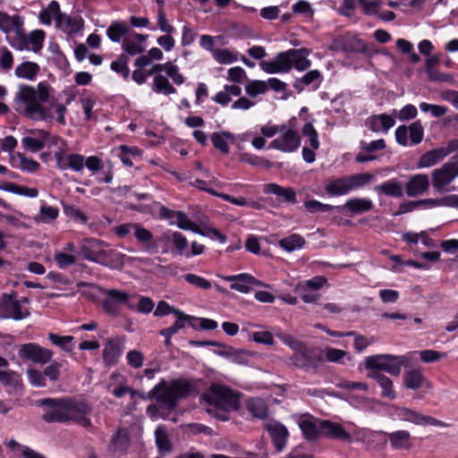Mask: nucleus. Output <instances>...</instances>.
<instances>
[{
  "label": "nucleus",
  "instance_id": "f257e3e1",
  "mask_svg": "<svg viewBox=\"0 0 458 458\" xmlns=\"http://www.w3.org/2000/svg\"><path fill=\"white\" fill-rule=\"evenodd\" d=\"M15 104L16 110L19 113L37 121L52 119V109L55 107V112L58 114L57 123L62 125L65 124V106L55 103V99L49 98L48 88L44 83H38L37 89L21 85L15 97Z\"/></svg>",
  "mask_w": 458,
  "mask_h": 458
},
{
  "label": "nucleus",
  "instance_id": "f03ea898",
  "mask_svg": "<svg viewBox=\"0 0 458 458\" xmlns=\"http://www.w3.org/2000/svg\"><path fill=\"white\" fill-rule=\"evenodd\" d=\"M194 391L193 385L183 378L166 382L162 379L155 386L148 394V398H155L166 411H174L179 399L188 397Z\"/></svg>",
  "mask_w": 458,
  "mask_h": 458
},
{
  "label": "nucleus",
  "instance_id": "7ed1b4c3",
  "mask_svg": "<svg viewBox=\"0 0 458 458\" xmlns=\"http://www.w3.org/2000/svg\"><path fill=\"white\" fill-rule=\"evenodd\" d=\"M374 175L369 173L354 174L348 176L335 179L325 187L329 196H342L361 188L370 182Z\"/></svg>",
  "mask_w": 458,
  "mask_h": 458
},
{
  "label": "nucleus",
  "instance_id": "20e7f679",
  "mask_svg": "<svg viewBox=\"0 0 458 458\" xmlns=\"http://www.w3.org/2000/svg\"><path fill=\"white\" fill-rule=\"evenodd\" d=\"M0 30L7 34L8 41L13 47L19 50L27 47L23 20L20 15L11 16L0 12Z\"/></svg>",
  "mask_w": 458,
  "mask_h": 458
},
{
  "label": "nucleus",
  "instance_id": "39448f33",
  "mask_svg": "<svg viewBox=\"0 0 458 458\" xmlns=\"http://www.w3.org/2000/svg\"><path fill=\"white\" fill-rule=\"evenodd\" d=\"M205 400L224 411H237L240 408V394L225 386L212 384L205 394Z\"/></svg>",
  "mask_w": 458,
  "mask_h": 458
},
{
  "label": "nucleus",
  "instance_id": "423d86ee",
  "mask_svg": "<svg viewBox=\"0 0 458 458\" xmlns=\"http://www.w3.org/2000/svg\"><path fill=\"white\" fill-rule=\"evenodd\" d=\"M458 177V156H454L450 161L431 173V183L437 192L449 191V185Z\"/></svg>",
  "mask_w": 458,
  "mask_h": 458
},
{
  "label": "nucleus",
  "instance_id": "0eeeda50",
  "mask_svg": "<svg viewBox=\"0 0 458 458\" xmlns=\"http://www.w3.org/2000/svg\"><path fill=\"white\" fill-rule=\"evenodd\" d=\"M38 407H47L42 419L47 423L66 422L65 398H43L36 402Z\"/></svg>",
  "mask_w": 458,
  "mask_h": 458
},
{
  "label": "nucleus",
  "instance_id": "6e6552de",
  "mask_svg": "<svg viewBox=\"0 0 458 458\" xmlns=\"http://www.w3.org/2000/svg\"><path fill=\"white\" fill-rule=\"evenodd\" d=\"M66 422L73 421L84 428L91 426V420L88 415L91 408L88 403L74 398H65Z\"/></svg>",
  "mask_w": 458,
  "mask_h": 458
},
{
  "label": "nucleus",
  "instance_id": "1a4fd4ad",
  "mask_svg": "<svg viewBox=\"0 0 458 458\" xmlns=\"http://www.w3.org/2000/svg\"><path fill=\"white\" fill-rule=\"evenodd\" d=\"M0 310L4 312L2 315L4 318L21 320L30 315L28 309H22L21 306L16 292H12L11 293H4L0 296Z\"/></svg>",
  "mask_w": 458,
  "mask_h": 458
},
{
  "label": "nucleus",
  "instance_id": "9d476101",
  "mask_svg": "<svg viewBox=\"0 0 458 458\" xmlns=\"http://www.w3.org/2000/svg\"><path fill=\"white\" fill-rule=\"evenodd\" d=\"M18 355L22 360L38 364H47L52 360L54 352L37 344L29 343L20 345Z\"/></svg>",
  "mask_w": 458,
  "mask_h": 458
},
{
  "label": "nucleus",
  "instance_id": "9b49d317",
  "mask_svg": "<svg viewBox=\"0 0 458 458\" xmlns=\"http://www.w3.org/2000/svg\"><path fill=\"white\" fill-rule=\"evenodd\" d=\"M397 417L403 421H409L416 425H429L442 428L451 427V424L441 421L432 416L424 415L416 411L402 407L396 410Z\"/></svg>",
  "mask_w": 458,
  "mask_h": 458
},
{
  "label": "nucleus",
  "instance_id": "f8f14e48",
  "mask_svg": "<svg viewBox=\"0 0 458 458\" xmlns=\"http://www.w3.org/2000/svg\"><path fill=\"white\" fill-rule=\"evenodd\" d=\"M106 297L102 301L105 311L110 315L116 316L119 312V305L126 304L130 309L132 306L128 303L130 295L116 289L104 290Z\"/></svg>",
  "mask_w": 458,
  "mask_h": 458
},
{
  "label": "nucleus",
  "instance_id": "ddd939ff",
  "mask_svg": "<svg viewBox=\"0 0 458 458\" xmlns=\"http://www.w3.org/2000/svg\"><path fill=\"white\" fill-rule=\"evenodd\" d=\"M301 141L299 133L293 129H288L280 137L271 141L269 148L283 152H293L299 148Z\"/></svg>",
  "mask_w": 458,
  "mask_h": 458
},
{
  "label": "nucleus",
  "instance_id": "4468645a",
  "mask_svg": "<svg viewBox=\"0 0 458 458\" xmlns=\"http://www.w3.org/2000/svg\"><path fill=\"white\" fill-rule=\"evenodd\" d=\"M56 166L60 170H72L82 172L84 168V157L81 154H67L63 150L55 151L54 154Z\"/></svg>",
  "mask_w": 458,
  "mask_h": 458
},
{
  "label": "nucleus",
  "instance_id": "2eb2a0df",
  "mask_svg": "<svg viewBox=\"0 0 458 458\" xmlns=\"http://www.w3.org/2000/svg\"><path fill=\"white\" fill-rule=\"evenodd\" d=\"M266 429L271 437L276 451L282 452L289 437V432L286 427L280 422L273 421L266 425Z\"/></svg>",
  "mask_w": 458,
  "mask_h": 458
},
{
  "label": "nucleus",
  "instance_id": "dca6fc26",
  "mask_svg": "<svg viewBox=\"0 0 458 458\" xmlns=\"http://www.w3.org/2000/svg\"><path fill=\"white\" fill-rule=\"evenodd\" d=\"M429 185V179L427 174H414L410 177L404 185L405 193L409 197H416L427 192Z\"/></svg>",
  "mask_w": 458,
  "mask_h": 458
},
{
  "label": "nucleus",
  "instance_id": "f3484780",
  "mask_svg": "<svg viewBox=\"0 0 458 458\" xmlns=\"http://www.w3.org/2000/svg\"><path fill=\"white\" fill-rule=\"evenodd\" d=\"M148 38V35L132 33L123 38L122 48L131 55H136L145 52V41Z\"/></svg>",
  "mask_w": 458,
  "mask_h": 458
},
{
  "label": "nucleus",
  "instance_id": "a211bd4d",
  "mask_svg": "<svg viewBox=\"0 0 458 458\" xmlns=\"http://www.w3.org/2000/svg\"><path fill=\"white\" fill-rule=\"evenodd\" d=\"M124 257L112 249L97 250V263L112 268L123 267Z\"/></svg>",
  "mask_w": 458,
  "mask_h": 458
},
{
  "label": "nucleus",
  "instance_id": "6ab92c4d",
  "mask_svg": "<svg viewBox=\"0 0 458 458\" xmlns=\"http://www.w3.org/2000/svg\"><path fill=\"white\" fill-rule=\"evenodd\" d=\"M322 361L323 359L320 354H314L305 350L296 354L293 363L296 367L309 371L310 369L317 370Z\"/></svg>",
  "mask_w": 458,
  "mask_h": 458
},
{
  "label": "nucleus",
  "instance_id": "aec40b11",
  "mask_svg": "<svg viewBox=\"0 0 458 458\" xmlns=\"http://www.w3.org/2000/svg\"><path fill=\"white\" fill-rule=\"evenodd\" d=\"M320 430L322 434L333 438L346 442L352 441L351 435L339 423L332 422L330 420H322L320 421Z\"/></svg>",
  "mask_w": 458,
  "mask_h": 458
},
{
  "label": "nucleus",
  "instance_id": "412c9836",
  "mask_svg": "<svg viewBox=\"0 0 458 458\" xmlns=\"http://www.w3.org/2000/svg\"><path fill=\"white\" fill-rule=\"evenodd\" d=\"M123 352V340L119 337L110 339L103 351V360L106 365L117 362Z\"/></svg>",
  "mask_w": 458,
  "mask_h": 458
},
{
  "label": "nucleus",
  "instance_id": "4be33fe9",
  "mask_svg": "<svg viewBox=\"0 0 458 458\" xmlns=\"http://www.w3.org/2000/svg\"><path fill=\"white\" fill-rule=\"evenodd\" d=\"M394 450H410L412 448L411 437L407 430H397L392 433L383 432Z\"/></svg>",
  "mask_w": 458,
  "mask_h": 458
},
{
  "label": "nucleus",
  "instance_id": "5701e85b",
  "mask_svg": "<svg viewBox=\"0 0 458 458\" xmlns=\"http://www.w3.org/2000/svg\"><path fill=\"white\" fill-rule=\"evenodd\" d=\"M228 282H233L231 288L240 293H248L250 292V284L261 285V283L248 274L237 276H228L225 278Z\"/></svg>",
  "mask_w": 458,
  "mask_h": 458
},
{
  "label": "nucleus",
  "instance_id": "b1692460",
  "mask_svg": "<svg viewBox=\"0 0 458 458\" xmlns=\"http://www.w3.org/2000/svg\"><path fill=\"white\" fill-rule=\"evenodd\" d=\"M374 191L378 194L393 198H402L404 194L403 186L396 178H393L375 186Z\"/></svg>",
  "mask_w": 458,
  "mask_h": 458
},
{
  "label": "nucleus",
  "instance_id": "393cba45",
  "mask_svg": "<svg viewBox=\"0 0 458 458\" xmlns=\"http://www.w3.org/2000/svg\"><path fill=\"white\" fill-rule=\"evenodd\" d=\"M56 27L66 33L75 34L83 28V20L81 17H71L62 13L57 18Z\"/></svg>",
  "mask_w": 458,
  "mask_h": 458
},
{
  "label": "nucleus",
  "instance_id": "a878e982",
  "mask_svg": "<svg viewBox=\"0 0 458 458\" xmlns=\"http://www.w3.org/2000/svg\"><path fill=\"white\" fill-rule=\"evenodd\" d=\"M403 385L408 389H419L426 385L430 387V383L426 379L423 373L420 369H410L403 374Z\"/></svg>",
  "mask_w": 458,
  "mask_h": 458
},
{
  "label": "nucleus",
  "instance_id": "bb28decb",
  "mask_svg": "<svg viewBox=\"0 0 458 458\" xmlns=\"http://www.w3.org/2000/svg\"><path fill=\"white\" fill-rule=\"evenodd\" d=\"M345 53H362L371 55L373 52V45H369L362 39L351 36L344 38Z\"/></svg>",
  "mask_w": 458,
  "mask_h": 458
},
{
  "label": "nucleus",
  "instance_id": "cd10ccee",
  "mask_svg": "<svg viewBox=\"0 0 458 458\" xmlns=\"http://www.w3.org/2000/svg\"><path fill=\"white\" fill-rule=\"evenodd\" d=\"M395 359H388L385 371L392 376H399L402 367H409L411 363V352L405 355H394Z\"/></svg>",
  "mask_w": 458,
  "mask_h": 458
},
{
  "label": "nucleus",
  "instance_id": "c85d7f7f",
  "mask_svg": "<svg viewBox=\"0 0 458 458\" xmlns=\"http://www.w3.org/2000/svg\"><path fill=\"white\" fill-rule=\"evenodd\" d=\"M246 409L253 418L266 419L268 415V409L265 401L259 397H251L246 401Z\"/></svg>",
  "mask_w": 458,
  "mask_h": 458
},
{
  "label": "nucleus",
  "instance_id": "c756f323",
  "mask_svg": "<svg viewBox=\"0 0 458 458\" xmlns=\"http://www.w3.org/2000/svg\"><path fill=\"white\" fill-rule=\"evenodd\" d=\"M369 377L374 378L382 389L381 395L390 400H394L396 397V394L394 390L393 381L379 371H373L369 374Z\"/></svg>",
  "mask_w": 458,
  "mask_h": 458
},
{
  "label": "nucleus",
  "instance_id": "7c9ffc66",
  "mask_svg": "<svg viewBox=\"0 0 458 458\" xmlns=\"http://www.w3.org/2000/svg\"><path fill=\"white\" fill-rule=\"evenodd\" d=\"M445 157L444 152H442L440 148L431 149L420 156L418 161V167H431L442 161Z\"/></svg>",
  "mask_w": 458,
  "mask_h": 458
},
{
  "label": "nucleus",
  "instance_id": "2f4dec72",
  "mask_svg": "<svg viewBox=\"0 0 458 458\" xmlns=\"http://www.w3.org/2000/svg\"><path fill=\"white\" fill-rule=\"evenodd\" d=\"M291 53L293 55V67H294L296 70L301 72L310 67L311 62L307 58L310 51L307 48H292Z\"/></svg>",
  "mask_w": 458,
  "mask_h": 458
},
{
  "label": "nucleus",
  "instance_id": "473e14b6",
  "mask_svg": "<svg viewBox=\"0 0 458 458\" xmlns=\"http://www.w3.org/2000/svg\"><path fill=\"white\" fill-rule=\"evenodd\" d=\"M343 208H347L352 214H361L373 208V203L368 199H348Z\"/></svg>",
  "mask_w": 458,
  "mask_h": 458
},
{
  "label": "nucleus",
  "instance_id": "72a5a7b5",
  "mask_svg": "<svg viewBox=\"0 0 458 458\" xmlns=\"http://www.w3.org/2000/svg\"><path fill=\"white\" fill-rule=\"evenodd\" d=\"M267 193H273L278 197L283 198L284 201L295 203L296 202V195L295 191L293 188L290 187H282L276 183H269L266 185Z\"/></svg>",
  "mask_w": 458,
  "mask_h": 458
},
{
  "label": "nucleus",
  "instance_id": "f704fd0d",
  "mask_svg": "<svg viewBox=\"0 0 458 458\" xmlns=\"http://www.w3.org/2000/svg\"><path fill=\"white\" fill-rule=\"evenodd\" d=\"M299 427L304 436L309 441L317 440L321 433L320 426L318 427L315 421L310 419H303L299 421Z\"/></svg>",
  "mask_w": 458,
  "mask_h": 458
},
{
  "label": "nucleus",
  "instance_id": "c9c22d12",
  "mask_svg": "<svg viewBox=\"0 0 458 458\" xmlns=\"http://www.w3.org/2000/svg\"><path fill=\"white\" fill-rule=\"evenodd\" d=\"M225 140H230L232 141L235 140V136L230 131H222V132H214L211 135V141L213 146L220 150L223 154H228L230 152V148L226 143Z\"/></svg>",
  "mask_w": 458,
  "mask_h": 458
},
{
  "label": "nucleus",
  "instance_id": "e433bc0d",
  "mask_svg": "<svg viewBox=\"0 0 458 458\" xmlns=\"http://www.w3.org/2000/svg\"><path fill=\"white\" fill-rule=\"evenodd\" d=\"M388 359H395L392 354H377L369 356L365 360V369L370 370H383L387 364Z\"/></svg>",
  "mask_w": 458,
  "mask_h": 458
},
{
  "label": "nucleus",
  "instance_id": "4c0bfd02",
  "mask_svg": "<svg viewBox=\"0 0 458 458\" xmlns=\"http://www.w3.org/2000/svg\"><path fill=\"white\" fill-rule=\"evenodd\" d=\"M48 339L51 343L58 346L65 352H72L74 348V337L72 335H59L55 333L48 334Z\"/></svg>",
  "mask_w": 458,
  "mask_h": 458
},
{
  "label": "nucleus",
  "instance_id": "58836bf2",
  "mask_svg": "<svg viewBox=\"0 0 458 458\" xmlns=\"http://www.w3.org/2000/svg\"><path fill=\"white\" fill-rule=\"evenodd\" d=\"M322 79V75L319 71L312 70L304 74L301 79L295 81L293 87L301 91L304 86L311 85L314 82H317L316 88L319 86L320 81Z\"/></svg>",
  "mask_w": 458,
  "mask_h": 458
},
{
  "label": "nucleus",
  "instance_id": "ea45409f",
  "mask_svg": "<svg viewBox=\"0 0 458 458\" xmlns=\"http://www.w3.org/2000/svg\"><path fill=\"white\" fill-rule=\"evenodd\" d=\"M128 32L129 28L123 22L115 21L107 29L106 35L111 41L120 42L122 38H125Z\"/></svg>",
  "mask_w": 458,
  "mask_h": 458
},
{
  "label": "nucleus",
  "instance_id": "a19ab883",
  "mask_svg": "<svg viewBox=\"0 0 458 458\" xmlns=\"http://www.w3.org/2000/svg\"><path fill=\"white\" fill-rule=\"evenodd\" d=\"M305 243L304 238L297 233H293L279 241V246L289 252L302 248Z\"/></svg>",
  "mask_w": 458,
  "mask_h": 458
},
{
  "label": "nucleus",
  "instance_id": "79ce46f5",
  "mask_svg": "<svg viewBox=\"0 0 458 458\" xmlns=\"http://www.w3.org/2000/svg\"><path fill=\"white\" fill-rule=\"evenodd\" d=\"M39 72V66L36 63L23 62L15 69V75L19 78L33 80Z\"/></svg>",
  "mask_w": 458,
  "mask_h": 458
},
{
  "label": "nucleus",
  "instance_id": "37998d69",
  "mask_svg": "<svg viewBox=\"0 0 458 458\" xmlns=\"http://www.w3.org/2000/svg\"><path fill=\"white\" fill-rule=\"evenodd\" d=\"M0 382L13 390L21 387L20 375L13 370H0Z\"/></svg>",
  "mask_w": 458,
  "mask_h": 458
},
{
  "label": "nucleus",
  "instance_id": "c03bdc74",
  "mask_svg": "<svg viewBox=\"0 0 458 458\" xmlns=\"http://www.w3.org/2000/svg\"><path fill=\"white\" fill-rule=\"evenodd\" d=\"M45 38V33L43 30H38L30 32V36H26L27 47L23 50L31 49L33 52H38L42 47Z\"/></svg>",
  "mask_w": 458,
  "mask_h": 458
},
{
  "label": "nucleus",
  "instance_id": "a18cd8bd",
  "mask_svg": "<svg viewBox=\"0 0 458 458\" xmlns=\"http://www.w3.org/2000/svg\"><path fill=\"white\" fill-rule=\"evenodd\" d=\"M133 233L137 241L140 243L144 244L146 246V250H148L149 248L155 246L151 244V242L153 240V233L150 231L144 228L141 225L135 223Z\"/></svg>",
  "mask_w": 458,
  "mask_h": 458
},
{
  "label": "nucleus",
  "instance_id": "49530a36",
  "mask_svg": "<svg viewBox=\"0 0 458 458\" xmlns=\"http://www.w3.org/2000/svg\"><path fill=\"white\" fill-rule=\"evenodd\" d=\"M154 90L165 95L176 92L175 88L169 82L168 79L164 75H157L154 78Z\"/></svg>",
  "mask_w": 458,
  "mask_h": 458
},
{
  "label": "nucleus",
  "instance_id": "de8ad7c7",
  "mask_svg": "<svg viewBox=\"0 0 458 458\" xmlns=\"http://www.w3.org/2000/svg\"><path fill=\"white\" fill-rule=\"evenodd\" d=\"M167 241H171L174 246L176 252L180 255H185L184 251L188 247V241L186 237L180 232H174L172 234H165Z\"/></svg>",
  "mask_w": 458,
  "mask_h": 458
},
{
  "label": "nucleus",
  "instance_id": "09e8293b",
  "mask_svg": "<svg viewBox=\"0 0 458 458\" xmlns=\"http://www.w3.org/2000/svg\"><path fill=\"white\" fill-rule=\"evenodd\" d=\"M217 354L225 356L231 359L233 362L238 364H246L248 361V352L243 350H234L232 347H228V350L217 352Z\"/></svg>",
  "mask_w": 458,
  "mask_h": 458
},
{
  "label": "nucleus",
  "instance_id": "8fccbe9b",
  "mask_svg": "<svg viewBox=\"0 0 458 458\" xmlns=\"http://www.w3.org/2000/svg\"><path fill=\"white\" fill-rule=\"evenodd\" d=\"M129 57L125 54H122L118 58L111 63V69L123 75L124 79H128L130 75V69L128 67Z\"/></svg>",
  "mask_w": 458,
  "mask_h": 458
},
{
  "label": "nucleus",
  "instance_id": "3c124183",
  "mask_svg": "<svg viewBox=\"0 0 458 458\" xmlns=\"http://www.w3.org/2000/svg\"><path fill=\"white\" fill-rule=\"evenodd\" d=\"M304 207L310 213H326L330 212L334 209H341V207L339 206L335 207L328 204H324L315 199L305 201Z\"/></svg>",
  "mask_w": 458,
  "mask_h": 458
},
{
  "label": "nucleus",
  "instance_id": "603ef678",
  "mask_svg": "<svg viewBox=\"0 0 458 458\" xmlns=\"http://www.w3.org/2000/svg\"><path fill=\"white\" fill-rule=\"evenodd\" d=\"M301 132L303 136L308 138L310 146L313 149H318L319 148L320 144L318 140V135L311 123H306L302 127Z\"/></svg>",
  "mask_w": 458,
  "mask_h": 458
},
{
  "label": "nucleus",
  "instance_id": "864d4df0",
  "mask_svg": "<svg viewBox=\"0 0 458 458\" xmlns=\"http://www.w3.org/2000/svg\"><path fill=\"white\" fill-rule=\"evenodd\" d=\"M291 52L292 48L278 53L275 57L282 72H288L293 68V55Z\"/></svg>",
  "mask_w": 458,
  "mask_h": 458
},
{
  "label": "nucleus",
  "instance_id": "5fc2aeb1",
  "mask_svg": "<svg viewBox=\"0 0 458 458\" xmlns=\"http://www.w3.org/2000/svg\"><path fill=\"white\" fill-rule=\"evenodd\" d=\"M247 94L251 98H256L267 90V84L264 81H253L245 87Z\"/></svg>",
  "mask_w": 458,
  "mask_h": 458
},
{
  "label": "nucleus",
  "instance_id": "6e6d98bb",
  "mask_svg": "<svg viewBox=\"0 0 458 458\" xmlns=\"http://www.w3.org/2000/svg\"><path fill=\"white\" fill-rule=\"evenodd\" d=\"M408 131L410 132V139L412 144L417 145L422 141L424 130L420 121L411 123L408 127Z\"/></svg>",
  "mask_w": 458,
  "mask_h": 458
},
{
  "label": "nucleus",
  "instance_id": "4d7b16f0",
  "mask_svg": "<svg viewBox=\"0 0 458 458\" xmlns=\"http://www.w3.org/2000/svg\"><path fill=\"white\" fill-rule=\"evenodd\" d=\"M176 217H177V225L179 228L182 230H191L192 232L205 234L203 233L199 228L196 227L194 223H192L187 215L182 211H177L176 212Z\"/></svg>",
  "mask_w": 458,
  "mask_h": 458
},
{
  "label": "nucleus",
  "instance_id": "13d9d810",
  "mask_svg": "<svg viewBox=\"0 0 458 458\" xmlns=\"http://www.w3.org/2000/svg\"><path fill=\"white\" fill-rule=\"evenodd\" d=\"M327 282V278L322 276H317L312 277L311 279L306 281L303 284H299L296 287V291L311 289V290H319L324 284Z\"/></svg>",
  "mask_w": 458,
  "mask_h": 458
},
{
  "label": "nucleus",
  "instance_id": "bf43d9fd",
  "mask_svg": "<svg viewBox=\"0 0 458 458\" xmlns=\"http://www.w3.org/2000/svg\"><path fill=\"white\" fill-rule=\"evenodd\" d=\"M27 375L30 383L32 386L43 387L47 386L46 377L44 372H41L36 369H28Z\"/></svg>",
  "mask_w": 458,
  "mask_h": 458
},
{
  "label": "nucleus",
  "instance_id": "052dcab7",
  "mask_svg": "<svg viewBox=\"0 0 458 458\" xmlns=\"http://www.w3.org/2000/svg\"><path fill=\"white\" fill-rule=\"evenodd\" d=\"M62 366L61 362L52 361L44 369L45 377H48L52 382H56L59 379Z\"/></svg>",
  "mask_w": 458,
  "mask_h": 458
},
{
  "label": "nucleus",
  "instance_id": "680f3d73",
  "mask_svg": "<svg viewBox=\"0 0 458 458\" xmlns=\"http://www.w3.org/2000/svg\"><path fill=\"white\" fill-rule=\"evenodd\" d=\"M21 144L24 148L31 152H38L43 149L45 147V142H43V140H39L36 137H24L21 140Z\"/></svg>",
  "mask_w": 458,
  "mask_h": 458
},
{
  "label": "nucleus",
  "instance_id": "e2e57ef3",
  "mask_svg": "<svg viewBox=\"0 0 458 458\" xmlns=\"http://www.w3.org/2000/svg\"><path fill=\"white\" fill-rule=\"evenodd\" d=\"M64 213L71 219H73L74 221H79L82 224H85L88 220L87 216L75 206L64 205Z\"/></svg>",
  "mask_w": 458,
  "mask_h": 458
},
{
  "label": "nucleus",
  "instance_id": "0e129e2a",
  "mask_svg": "<svg viewBox=\"0 0 458 458\" xmlns=\"http://www.w3.org/2000/svg\"><path fill=\"white\" fill-rule=\"evenodd\" d=\"M183 277L187 283L201 289L208 290L212 287V284L208 280L195 274H186Z\"/></svg>",
  "mask_w": 458,
  "mask_h": 458
},
{
  "label": "nucleus",
  "instance_id": "69168bd1",
  "mask_svg": "<svg viewBox=\"0 0 458 458\" xmlns=\"http://www.w3.org/2000/svg\"><path fill=\"white\" fill-rule=\"evenodd\" d=\"M420 108L424 113L430 112L434 117H441L447 113L446 106L428 104L425 102L420 104Z\"/></svg>",
  "mask_w": 458,
  "mask_h": 458
},
{
  "label": "nucleus",
  "instance_id": "338daca9",
  "mask_svg": "<svg viewBox=\"0 0 458 458\" xmlns=\"http://www.w3.org/2000/svg\"><path fill=\"white\" fill-rule=\"evenodd\" d=\"M54 259L60 268H66L76 262V258L73 255L64 252H55Z\"/></svg>",
  "mask_w": 458,
  "mask_h": 458
},
{
  "label": "nucleus",
  "instance_id": "774afa93",
  "mask_svg": "<svg viewBox=\"0 0 458 458\" xmlns=\"http://www.w3.org/2000/svg\"><path fill=\"white\" fill-rule=\"evenodd\" d=\"M359 3L366 15L377 14L381 5L379 0H359Z\"/></svg>",
  "mask_w": 458,
  "mask_h": 458
}]
</instances>
